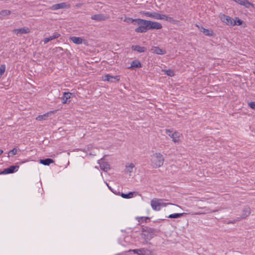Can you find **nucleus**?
I'll return each instance as SVG.
<instances>
[{"label":"nucleus","instance_id":"1","mask_svg":"<svg viewBox=\"0 0 255 255\" xmlns=\"http://www.w3.org/2000/svg\"><path fill=\"white\" fill-rule=\"evenodd\" d=\"M141 231V237L146 243H147L148 240L151 239L158 233L157 230L149 227L142 228Z\"/></svg>","mask_w":255,"mask_h":255},{"label":"nucleus","instance_id":"2","mask_svg":"<svg viewBox=\"0 0 255 255\" xmlns=\"http://www.w3.org/2000/svg\"><path fill=\"white\" fill-rule=\"evenodd\" d=\"M151 165L153 168L162 166L164 161V158L160 153H155L151 155Z\"/></svg>","mask_w":255,"mask_h":255},{"label":"nucleus","instance_id":"3","mask_svg":"<svg viewBox=\"0 0 255 255\" xmlns=\"http://www.w3.org/2000/svg\"><path fill=\"white\" fill-rule=\"evenodd\" d=\"M149 20L137 18L136 23L139 25L135 29L137 33H145L148 30Z\"/></svg>","mask_w":255,"mask_h":255},{"label":"nucleus","instance_id":"4","mask_svg":"<svg viewBox=\"0 0 255 255\" xmlns=\"http://www.w3.org/2000/svg\"><path fill=\"white\" fill-rule=\"evenodd\" d=\"M220 18L221 20L228 25H236V20H234L232 17L223 14L221 16Z\"/></svg>","mask_w":255,"mask_h":255},{"label":"nucleus","instance_id":"5","mask_svg":"<svg viewBox=\"0 0 255 255\" xmlns=\"http://www.w3.org/2000/svg\"><path fill=\"white\" fill-rule=\"evenodd\" d=\"M12 32L17 36H20L23 34H27L30 32V29L27 27H24L18 29H14Z\"/></svg>","mask_w":255,"mask_h":255},{"label":"nucleus","instance_id":"6","mask_svg":"<svg viewBox=\"0 0 255 255\" xmlns=\"http://www.w3.org/2000/svg\"><path fill=\"white\" fill-rule=\"evenodd\" d=\"M168 135L172 139V141L174 143H179L181 142L180 137L182 136V134L178 131H174L172 134H168Z\"/></svg>","mask_w":255,"mask_h":255},{"label":"nucleus","instance_id":"7","mask_svg":"<svg viewBox=\"0 0 255 255\" xmlns=\"http://www.w3.org/2000/svg\"><path fill=\"white\" fill-rule=\"evenodd\" d=\"M132 252L138 255H151V252L147 249L142 248L139 249H135Z\"/></svg>","mask_w":255,"mask_h":255},{"label":"nucleus","instance_id":"8","mask_svg":"<svg viewBox=\"0 0 255 255\" xmlns=\"http://www.w3.org/2000/svg\"><path fill=\"white\" fill-rule=\"evenodd\" d=\"M140 13L148 17H150L155 19H158L159 13L156 12H150L146 11H141Z\"/></svg>","mask_w":255,"mask_h":255},{"label":"nucleus","instance_id":"9","mask_svg":"<svg viewBox=\"0 0 255 255\" xmlns=\"http://www.w3.org/2000/svg\"><path fill=\"white\" fill-rule=\"evenodd\" d=\"M148 30L150 29H160L162 28V26L161 23L156 22V21H148Z\"/></svg>","mask_w":255,"mask_h":255},{"label":"nucleus","instance_id":"10","mask_svg":"<svg viewBox=\"0 0 255 255\" xmlns=\"http://www.w3.org/2000/svg\"><path fill=\"white\" fill-rule=\"evenodd\" d=\"M160 201L161 200L156 198H154L151 201V206L154 210L159 211L160 210Z\"/></svg>","mask_w":255,"mask_h":255},{"label":"nucleus","instance_id":"11","mask_svg":"<svg viewBox=\"0 0 255 255\" xmlns=\"http://www.w3.org/2000/svg\"><path fill=\"white\" fill-rule=\"evenodd\" d=\"M19 166L17 165H12L8 168L4 169L2 172V174H6L14 173L18 170Z\"/></svg>","mask_w":255,"mask_h":255},{"label":"nucleus","instance_id":"12","mask_svg":"<svg viewBox=\"0 0 255 255\" xmlns=\"http://www.w3.org/2000/svg\"><path fill=\"white\" fill-rule=\"evenodd\" d=\"M109 17L106 14H98L92 15L91 16V19L97 21H102L108 19Z\"/></svg>","mask_w":255,"mask_h":255},{"label":"nucleus","instance_id":"13","mask_svg":"<svg viewBox=\"0 0 255 255\" xmlns=\"http://www.w3.org/2000/svg\"><path fill=\"white\" fill-rule=\"evenodd\" d=\"M104 81H107L110 82H115L116 81H119L120 80L119 76H111L109 74H107L104 76Z\"/></svg>","mask_w":255,"mask_h":255},{"label":"nucleus","instance_id":"14","mask_svg":"<svg viewBox=\"0 0 255 255\" xmlns=\"http://www.w3.org/2000/svg\"><path fill=\"white\" fill-rule=\"evenodd\" d=\"M72 94L70 92H64L62 97V103L63 104H68L70 103V99Z\"/></svg>","mask_w":255,"mask_h":255},{"label":"nucleus","instance_id":"15","mask_svg":"<svg viewBox=\"0 0 255 255\" xmlns=\"http://www.w3.org/2000/svg\"><path fill=\"white\" fill-rule=\"evenodd\" d=\"M251 214V209L249 207H245L243 210V214L241 217V219H245L248 217Z\"/></svg>","mask_w":255,"mask_h":255},{"label":"nucleus","instance_id":"16","mask_svg":"<svg viewBox=\"0 0 255 255\" xmlns=\"http://www.w3.org/2000/svg\"><path fill=\"white\" fill-rule=\"evenodd\" d=\"M60 34L58 32H54L53 35L49 37L45 38L43 40L44 44L48 43L49 41L60 37Z\"/></svg>","mask_w":255,"mask_h":255},{"label":"nucleus","instance_id":"17","mask_svg":"<svg viewBox=\"0 0 255 255\" xmlns=\"http://www.w3.org/2000/svg\"><path fill=\"white\" fill-rule=\"evenodd\" d=\"M99 163L101 169L105 171H108L110 168V165L109 164L104 162L102 160H99Z\"/></svg>","mask_w":255,"mask_h":255},{"label":"nucleus","instance_id":"18","mask_svg":"<svg viewBox=\"0 0 255 255\" xmlns=\"http://www.w3.org/2000/svg\"><path fill=\"white\" fill-rule=\"evenodd\" d=\"M56 112V111H50L49 112H48L43 115H40V116H38L36 118V120H38V121H42V120H45L46 119V118L50 115H51L52 114H54L55 112Z\"/></svg>","mask_w":255,"mask_h":255},{"label":"nucleus","instance_id":"19","mask_svg":"<svg viewBox=\"0 0 255 255\" xmlns=\"http://www.w3.org/2000/svg\"><path fill=\"white\" fill-rule=\"evenodd\" d=\"M70 40H71L74 43L76 44H81L83 42V39L80 37L76 36H72L70 38Z\"/></svg>","mask_w":255,"mask_h":255},{"label":"nucleus","instance_id":"20","mask_svg":"<svg viewBox=\"0 0 255 255\" xmlns=\"http://www.w3.org/2000/svg\"><path fill=\"white\" fill-rule=\"evenodd\" d=\"M133 50L136 51L139 53L144 52L146 51V48L145 47L140 46L139 45H133L131 47Z\"/></svg>","mask_w":255,"mask_h":255},{"label":"nucleus","instance_id":"21","mask_svg":"<svg viewBox=\"0 0 255 255\" xmlns=\"http://www.w3.org/2000/svg\"><path fill=\"white\" fill-rule=\"evenodd\" d=\"M11 11L9 10H2L0 11V19H3L6 16L9 15Z\"/></svg>","mask_w":255,"mask_h":255},{"label":"nucleus","instance_id":"22","mask_svg":"<svg viewBox=\"0 0 255 255\" xmlns=\"http://www.w3.org/2000/svg\"><path fill=\"white\" fill-rule=\"evenodd\" d=\"M54 161L51 158H46L44 159H40L39 162L44 165H49L52 163Z\"/></svg>","mask_w":255,"mask_h":255},{"label":"nucleus","instance_id":"23","mask_svg":"<svg viewBox=\"0 0 255 255\" xmlns=\"http://www.w3.org/2000/svg\"><path fill=\"white\" fill-rule=\"evenodd\" d=\"M142 66L141 63L138 60H135L131 62L130 68H140Z\"/></svg>","mask_w":255,"mask_h":255},{"label":"nucleus","instance_id":"24","mask_svg":"<svg viewBox=\"0 0 255 255\" xmlns=\"http://www.w3.org/2000/svg\"><path fill=\"white\" fill-rule=\"evenodd\" d=\"M152 50L153 51V52L154 53H155L157 54L162 55V54H165V53L162 49H161V48H160L158 47H154L152 49Z\"/></svg>","mask_w":255,"mask_h":255},{"label":"nucleus","instance_id":"25","mask_svg":"<svg viewBox=\"0 0 255 255\" xmlns=\"http://www.w3.org/2000/svg\"><path fill=\"white\" fill-rule=\"evenodd\" d=\"M201 31L207 36H212L213 35V32L212 30L206 29L204 27H202Z\"/></svg>","mask_w":255,"mask_h":255},{"label":"nucleus","instance_id":"26","mask_svg":"<svg viewBox=\"0 0 255 255\" xmlns=\"http://www.w3.org/2000/svg\"><path fill=\"white\" fill-rule=\"evenodd\" d=\"M135 194V192H130L128 194L122 193L121 196L126 199L131 198L133 197V195Z\"/></svg>","mask_w":255,"mask_h":255},{"label":"nucleus","instance_id":"27","mask_svg":"<svg viewBox=\"0 0 255 255\" xmlns=\"http://www.w3.org/2000/svg\"><path fill=\"white\" fill-rule=\"evenodd\" d=\"M186 214V213H174V214H170V215H169L168 218H178L181 217L182 216H183Z\"/></svg>","mask_w":255,"mask_h":255},{"label":"nucleus","instance_id":"28","mask_svg":"<svg viewBox=\"0 0 255 255\" xmlns=\"http://www.w3.org/2000/svg\"><path fill=\"white\" fill-rule=\"evenodd\" d=\"M59 8H69L71 7V5L69 3L66 2H62L60 3H58Z\"/></svg>","mask_w":255,"mask_h":255},{"label":"nucleus","instance_id":"29","mask_svg":"<svg viewBox=\"0 0 255 255\" xmlns=\"http://www.w3.org/2000/svg\"><path fill=\"white\" fill-rule=\"evenodd\" d=\"M244 4L242 5L244 6L246 8H249L250 6H252L253 8H255V4L250 2L248 0H244Z\"/></svg>","mask_w":255,"mask_h":255},{"label":"nucleus","instance_id":"30","mask_svg":"<svg viewBox=\"0 0 255 255\" xmlns=\"http://www.w3.org/2000/svg\"><path fill=\"white\" fill-rule=\"evenodd\" d=\"M137 21V18L133 19L131 17H126L125 19H124V21L127 22L128 23H136Z\"/></svg>","mask_w":255,"mask_h":255},{"label":"nucleus","instance_id":"31","mask_svg":"<svg viewBox=\"0 0 255 255\" xmlns=\"http://www.w3.org/2000/svg\"><path fill=\"white\" fill-rule=\"evenodd\" d=\"M134 167V165L131 163L128 165H126L127 172L131 173L132 172V169Z\"/></svg>","mask_w":255,"mask_h":255},{"label":"nucleus","instance_id":"32","mask_svg":"<svg viewBox=\"0 0 255 255\" xmlns=\"http://www.w3.org/2000/svg\"><path fill=\"white\" fill-rule=\"evenodd\" d=\"M17 149L16 148H14L8 153V157L12 156L17 153Z\"/></svg>","mask_w":255,"mask_h":255},{"label":"nucleus","instance_id":"33","mask_svg":"<svg viewBox=\"0 0 255 255\" xmlns=\"http://www.w3.org/2000/svg\"><path fill=\"white\" fill-rule=\"evenodd\" d=\"M5 70V66L4 65H1L0 66V76H2Z\"/></svg>","mask_w":255,"mask_h":255},{"label":"nucleus","instance_id":"34","mask_svg":"<svg viewBox=\"0 0 255 255\" xmlns=\"http://www.w3.org/2000/svg\"><path fill=\"white\" fill-rule=\"evenodd\" d=\"M49 9L52 10H55L59 9V8L58 3L52 5L51 7H49Z\"/></svg>","mask_w":255,"mask_h":255},{"label":"nucleus","instance_id":"35","mask_svg":"<svg viewBox=\"0 0 255 255\" xmlns=\"http://www.w3.org/2000/svg\"><path fill=\"white\" fill-rule=\"evenodd\" d=\"M167 16V15H166L165 14H160L159 13L158 16V19H162V20H166Z\"/></svg>","mask_w":255,"mask_h":255},{"label":"nucleus","instance_id":"36","mask_svg":"<svg viewBox=\"0 0 255 255\" xmlns=\"http://www.w3.org/2000/svg\"><path fill=\"white\" fill-rule=\"evenodd\" d=\"M166 74L169 76H173L174 75V72L171 69H168L166 71Z\"/></svg>","mask_w":255,"mask_h":255},{"label":"nucleus","instance_id":"37","mask_svg":"<svg viewBox=\"0 0 255 255\" xmlns=\"http://www.w3.org/2000/svg\"><path fill=\"white\" fill-rule=\"evenodd\" d=\"M147 220H149V218L142 217L140 218V220H139L138 221L139 222L141 221V222H146Z\"/></svg>","mask_w":255,"mask_h":255},{"label":"nucleus","instance_id":"38","mask_svg":"<svg viewBox=\"0 0 255 255\" xmlns=\"http://www.w3.org/2000/svg\"><path fill=\"white\" fill-rule=\"evenodd\" d=\"M168 204H171L169 203H165L161 202V201H160V208H161V207H165V206H166L167 205H168Z\"/></svg>","mask_w":255,"mask_h":255},{"label":"nucleus","instance_id":"39","mask_svg":"<svg viewBox=\"0 0 255 255\" xmlns=\"http://www.w3.org/2000/svg\"><path fill=\"white\" fill-rule=\"evenodd\" d=\"M236 2L240 4V5H242V4H244V2H243L244 0H233Z\"/></svg>","mask_w":255,"mask_h":255},{"label":"nucleus","instance_id":"40","mask_svg":"<svg viewBox=\"0 0 255 255\" xmlns=\"http://www.w3.org/2000/svg\"><path fill=\"white\" fill-rule=\"evenodd\" d=\"M236 24H237L238 25H240L242 24L243 20H242L241 19H238L236 21Z\"/></svg>","mask_w":255,"mask_h":255},{"label":"nucleus","instance_id":"41","mask_svg":"<svg viewBox=\"0 0 255 255\" xmlns=\"http://www.w3.org/2000/svg\"><path fill=\"white\" fill-rule=\"evenodd\" d=\"M240 220V218H238L237 220L229 221L227 223L228 224H234L235 223H236V222Z\"/></svg>","mask_w":255,"mask_h":255},{"label":"nucleus","instance_id":"42","mask_svg":"<svg viewBox=\"0 0 255 255\" xmlns=\"http://www.w3.org/2000/svg\"><path fill=\"white\" fill-rule=\"evenodd\" d=\"M172 131L169 129H166L165 130V133L168 135V134H172Z\"/></svg>","mask_w":255,"mask_h":255},{"label":"nucleus","instance_id":"43","mask_svg":"<svg viewBox=\"0 0 255 255\" xmlns=\"http://www.w3.org/2000/svg\"><path fill=\"white\" fill-rule=\"evenodd\" d=\"M172 17H169L168 16H167V18H166V21L170 22V21H172Z\"/></svg>","mask_w":255,"mask_h":255},{"label":"nucleus","instance_id":"44","mask_svg":"<svg viewBox=\"0 0 255 255\" xmlns=\"http://www.w3.org/2000/svg\"><path fill=\"white\" fill-rule=\"evenodd\" d=\"M202 213H200V212H198V213H192V215H200V214H202Z\"/></svg>","mask_w":255,"mask_h":255},{"label":"nucleus","instance_id":"45","mask_svg":"<svg viewBox=\"0 0 255 255\" xmlns=\"http://www.w3.org/2000/svg\"><path fill=\"white\" fill-rule=\"evenodd\" d=\"M3 153V150L0 149V155Z\"/></svg>","mask_w":255,"mask_h":255},{"label":"nucleus","instance_id":"46","mask_svg":"<svg viewBox=\"0 0 255 255\" xmlns=\"http://www.w3.org/2000/svg\"><path fill=\"white\" fill-rule=\"evenodd\" d=\"M107 186H108L109 188V189H110L112 191H113V190H112V189L111 187H110V186L108 185V184H107Z\"/></svg>","mask_w":255,"mask_h":255},{"label":"nucleus","instance_id":"47","mask_svg":"<svg viewBox=\"0 0 255 255\" xmlns=\"http://www.w3.org/2000/svg\"><path fill=\"white\" fill-rule=\"evenodd\" d=\"M217 211V210H215V211H213L212 212H216V211Z\"/></svg>","mask_w":255,"mask_h":255}]
</instances>
